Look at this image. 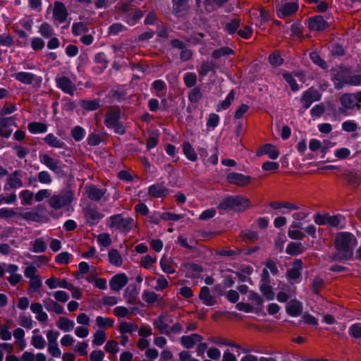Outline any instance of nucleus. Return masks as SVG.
I'll return each mask as SVG.
<instances>
[{
    "mask_svg": "<svg viewBox=\"0 0 361 361\" xmlns=\"http://www.w3.org/2000/svg\"><path fill=\"white\" fill-rule=\"evenodd\" d=\"M357 243V239L352 233L348 232L338 233L334 242L337 252L332 256V259H350L353 254V248Z\"/></svg>",
    "mask_w": 361,
    "mask_h": 361,
    "instance_id": "1",
    "label": "nucleus"
},
{
    "mask_svg": "<svg viewBox=\"0 0 361 361\" xmlns=\"http://www.w3.org/2000/svg\"><path fill=\"white\" fill-rule=\"evenodd\" d=\"M73 191L71 189H65L50 197L48 203L51 208L57 210L69 207L73 200Z\"/></svg>",
    "mask_w": 361,
    "mask_h": 361,
    "instance_id": "2",
    "label": "nucleus"
},
{
    "mask_svg": "<svg viewBox=\"0 0 361 361\" xmlns=\"http://www.w3.org/2000/svg\"><path fill=\"white\" fill-rule=\"evenodd\" d=\"M250 205V200L240 195L228 196L225 198L219 205V208L223 210L228 209L244 211Z\"/></svg>",
    "mask_w": 361,
    "mask_h": 361,
    "instance_id": "3",
    "label": "nucleus"
},
{
    "mask_svg": "<svg viewBox=\"0 0 361 361\" xmlns=\"http://www.w3.org/2000/svg\"><path fill=\"white\" fill-rule=\"evenodd\" d=\"M108 226L118 231L128 233L135 226V221L131 217H124L122 214H115L109 219Z\"/></svg>",
    "mask_w": 361,
    "mask_h": 361,
    "instance_id": "4",
    "label": "nucleus"
},
{
    "mask_svg": "<svg viewBox=\"0 0 361 361\" xmlns=\"http://www.w3.org/2000/svg\"><path fill=\"white\" fill-rule=\"evenodd\" d=\"M120 116V109L117 107H111L106 113L104 123L108 128L114 129L115 133L124 134L126 133L125 127L119 121Z\"/></svg>",
    "mask_w": 361,
    "mask_h": 361,
    "instance_id": "5",
    "label": "nucleus"
},
{
    "mask_svg": "<svg viewBox=\"0 0 361 361\" xmlns=\"http://www.w3.org/2000/svg\"><path fill=\"white\" fill-rule=\"evenodd\" d=\"M13 132V135H25L23 131L16 130V125L12 117L0 118V135H11Z\"/></svg>",
    "mask_w": 361,
    "mask_h": 361,
    "instance_id": "6",
    "label": "nucleus"
},
{
    "mask_svg": "<svg viewBox=\"0 0 361 361\" xmlns=\"http://www.w3.org/2000/svg\"><path fill=\"white\" fill-rule=\"evenodd\" d=\"M190 0H171L172 13L178 18H184L189 12Z\"/></svg>",
    "mask_w": 361,
    "mask_h": 361,
    "instance_id": "7",
    "label": "nucleus"
},
{
    "mask_svg": "<svg viewBox=\"0 0 361 361\" xmlns=\"http://www.w3.org/2000/svg\"><path fill=\"white\" fill-rule=\"evenodd\" d=\"M83 213L87 222L92 226L97 225L104 217L97 207L87 206L83 209Z\"/></svg>",
    "mask_w": 361,
    "mask_h": 361,
    "instance_id": "8",
    "label": "nucleus"
},
{
    "mask_svg": "<svg viewBox=\"0 0 361 361\" xmlns=\"http://www.w3.org/2000/svg\"><path fill=\"white\" fill-rule=\"evenodd\" d=\"M280 154L279 149L272 144H264L259 147L256 152L257 157L267 155L271 159H276Z\"/></svg>",
    "mask_w": 361,
    "mask_h": 361,
    "instance_id": "9",
    "label": "nucleus"
},
{
    "mask_svg": "<svg viewBox=\"0 0 361 361\" xmlns=\"http://www.w3.org/2000/svg\"><path fill=\"white\" fill-rule=\"evenodd\" d=\"M68 15V10L65 4L60 1H56L54 4L53 18L62 23L66 21Z\"/></svg>",
    "mask_w": 361,
    "mask_h": 361,
    "instance_id": "10",
    "label": "nucleus"
},
{
    "mask_svg": "<svg viewBox=\"0 0 361 361\" xmlns=\"http://www.w3.org/2000/svg\"><path fill=\"white\" fill-rule=\"evenodd\" d=\"M39 159L49 169L55 173H59L61 171V161L55 159L47 154H40Z\"/></svg>",
    "mask_w": 361,
    "mask_h": 361,
    "instance_id": "11",
    "label": "nucleus"
},
{
    "mask_svg": "<svg viewBox=\"0 0 361 361\" xmlns=\"http://www.w3.org/2000/svg\"><path fill=\"white\" fill-rule=\"evenodd\" d=\"M321 95L318 91L314 89H309L305 91L301 98V102L305 109L309 108L311 104L316 101L320 99Z\"/></svg>",
    "mask_w": 361,
    "mask_h": 361,
    "instance_id": "12",
    "label": "nucleus"
},
{
    "mask_svg": "<svg viewBox=\"0 0 361 361\" xmlns=\"http://www.w3.org/2000/svg\"><path fill=\"white\" fill-rule=\"evenodd\" d=\"M329 26L328 23L322 16H316L309 19L308 27L313 31H322Z\"/></svg>",
    "mask_w": 361,
    "mask_h": 361,
    "instance_id": "13",
    "label": "nucleus"
},
{
    "mask_svg": "<svg viewBox=\"0 0 361 361\" xmlns=\"http://www.w3.org/2000/svg\"><path fill=\"white\" fill-rule=\"evenodd\" d=\"M228 182L238 186H245L250 183L251 177L238 173H230L227 176Z\"/></svg>",
    "mask_w": 361,
    "mask_h": 361,
    "instance_id": "14",
    "label": "nucleus"
},
{
    "mask_svg": "<svg viewBox=\"0 0 361 361\" xmlns=\"http://www.w3.org/2000/svg\"><path fill=\"white\" fill-rule=\"evenodd\" d=\"M85 192L89 199L92 201L98 202L106 193V190L99 188L94 185H90L85 187Z\"/></svg>",
    "mask_w": 361,
    "mask_h": 361,
    "instance_id": "15",
    "label": "nucleus"
},
{
    "mask_svg": "<svg viewBox=\"0 0 361 361\" xmlns=\"http://www.w3.org/2000/svg\"><path fill=\"white\" fill-rule=\"evenodd\" d=\"M128 283V278L125 274L115 275L110 281L109 286L111 290L119 291Z\"/></svg>",
    "mask_w": 361,
    "mask_h": 361,
    "instance_id": "16",
    "label": "nucleus"
},
{
    "mask_svg": "<svg viewBox=\"0 0 361 361\" xmlns=\"http://www.w3.org/2000/svg\"><path fill=\"white\" fill-rule=\"evenodd\" d=\"M57 86L61 89L64 92L71 95L74 94L75 86L72 81L67 77L62 76L56 78Z\"/></svg>",
    "mask_w": 361,
    "mask_h": 361,
    "instance_id": "17",
    "label": "nucleus"
},
{
    "mask_svg": "<svg viewBox=\"0 0 361 361\" xmlns=\"http://www.w3.org/2000/svg\"><path fill=\"white\" fill-rule=\"evenodd\" d=\"M23 171H15L11 173L7 178V185L13 189L20 188L23 187V182L21 179Z\"/></svg>",
    "mask_w": 361,
    "mask_h": 361,
    "instance_id": "18",
    "label": "nucleus"
},
{
    "mask_svg": "<svg viewBox=\"0 0 361 361\" xmlns=\"http://www.w3.org/2000/svg\"><path fill=\"white\" fill-rule=\"evenodd\" d=\"M298 8V5L294 2L286 3L277 8L278 16L280 18H285L293 15Z\"/></svg>",
    "mask_w": 361,
    "mask_h": 361,
    "instance_id": "19",
    "label": "nucleus"
},
{
    "mask_svg": "<svg viewBox=\"0 0 361 361\" xmlns=\"http://www.w3.org/2000/svg\"><path fill=\"white\" fill-rule=\"evenodd\" d=\"M197 7H200L202 0H195ZM228 0H204V8L207 13H211L216 8L221 7L226 4Z\"/></svg>",
    "mask_w": 361,
    "mask_h": 361,
    "instance_id": "20",
    "label": "nucleus"
},
{
    "mask_svg": "<svg viewBox=\"0 0 361 361\" xmlns=\"http://www.w3.org/2000/svg\"><path fill=\"white\" fill-rule=\"evenodd\" d=\"M203 337L197 334L183 336L180 338L181 344L188 349L192 348L196 343L200 342Z\"/></svg>",
    "mask_w": 361,
    "mask_h": 361,
    "instance_id": "21",
    "label": "nucleus"
},
{
    "mask_svg": "<svg viewBox=\"0 0 361 361\" xmlns=\"http://www.w3.org/2000/svg\"><path fill=\"white\" fill-rule=\"evenodd\" d=\"M168 317L166 315H160L159 318L154 321V325L161 334H170L169 326L167 323Z\"/></svg>",
    "mask_w": 361,
    "mask_h": 361,
    "instance_id": "22",
    "label": "nucleus"
},
{
    "mask_svg": "<svg viewBox=\"0 0 361 361\" xmlns=\"http://www.w3.org/2000/svg\"><path fill=\"white\" fill-rule=\"evenodd\" d=\"M148 193L154 197H162L169 194V190L161 184H154L149 187Z\"/></svg>",
    "mask_w": 361,
    "mask_h": 361,
    "instance_id": "23",
    "label": "nucleus"
},
{
    "mask_svg": "<svg viewBox=\"0 0 361 361\" xmlns=\"http://www.w3.org/2000/svg\"><path fill=\"white\" fill-rule=\"evenodd\" d=\"M199 298L207 306H212L216 303V298L211 295L209 288L207 286H203L201 288Z\"/></svg>",
    "mask_w": 361,
    "mask_h": 361,
    "instance_id": "24",
    "label": "nucleus"
},
{
    "mask_svg": "<svg viewBox=\"0 0 361 361\" xmlns=\"http://www.w3.org/2000/svg\"><path fill=\"white\" fill-rule=\"evenodd\" d=\"M286 312L292 317H298L302 312V305L298 300H290L286 305Z\"/></svg>",
    "mask_w": 361,
    "mask_h": 361,
    "instance_id": "25",
    "label": "nucleus"
},
{
    "mask_svg": "<svg viewBox=\"0 0 361 361\" xmlns=\"http://www.w3.org/2000/svg\"><path fill=\"white\" fill-rule=\"evenodd\" d=\"M43 304L49 312H54L58 314L64 313L63 307L51 298H45L43 300Z\"/></svg>",
    "mask_w": 361,
    "mask_h": 361,
    "instance_id": "26",
    "label": "nucleus"
},
{
    "mask_svg": "<svg viewBox=\"0 0 361 361\" xmlns=\"http://www.w3.org/2000/svg\"><path fill=\"white\" fill-rule=\"evenodd\" d=\"M348 75L345 70H341L334 75L333 81L336 89H341L346 84Z\"/></svg>",
    "mask_w": 361,
    "mask_h": 361,
    "instance_id": "27",
    "label": "nucleus"
},
{
    "mask_svg": "<svg viewBox=\"0 0 361 361\" xmlns=\"http://www.w3.org/2000/svg\"><path fill=\"white\" fill-rule=\"evenodd\" d=\"M345 224V217L342 215H334L331 216L329 214L327 226H332L336 228H343Z\"/></svg>",
    "mask_w": 361,
    "mask_h": 361,
    "instance_id": "28",
    "label": "nucleus"
},
{
    "mask_svg": "<svg viewBox=\"0 0 361 361\" xmlns=\"http://www.w3.org/2000/svg\"><path fill=\"white\" fill-rule=\"evenodd\" d=\"M305 250V247L301 243L290 242L288 243L286 252L290 255H297L301 254Z\"/></svg>",
    "mask_w": 361,
    "mask_h": 361,
    "instance_id": "29",
    "label": "nucleus"
},
{
    "mask_svg": "<svg viewBox=\"0 0 361 361\" xmlns=\"http://www.w3.org/2000/svg\"><path fill=\"white\" fill-rule=\"evenodd\" d=\"M302 268V262L300 260H296L294 262L293 267L288 269L287 271V276L289 279L295 280L300 278V269Z\"/></svg>",
    "mask_w": 361,
    "mask_h": 361,
    "instance_id": "30",
    "label": "nucleus"
},
{
    "mask_svg": "<svg viewBox=\"0 0 361 361\" xmlns=\"http://www.w3.org/2000/svg\"><path fill=\"white\" fill-rule=\"evenodd\" d=\"M56 326L63 331H69L74 328L75 324L72 320L66 317H60L56 322Z\"/></svg>",
    "mask_w": 361,
    "mask_h": 361,
    "instance_id": "31",
    "label": "nucleus"
},
{
    "mask_svg": "<svg viewBox=\"0 0 361 361\" xmlns=\"http://www.w3.org/2000/svg\"><path fill=\"white\" fill-rule=\"evenodd\" d=\"M15 78L26 85H30L32 82L35 79V75L31 73L27 72H19L14 74Z\"/></svg>",
    "mask_w": 361,
    "mask_h": 361,
    "instance_id": "32",
    "label": "nucleus"
},
{
    "mask_svg": "<svg viewBox=\"0 0 361 361\" xmlns=\"http://www.w3.org/2000/svg\"><path fill=\"white\" fill-rule=\"evenodd\" d=\"M109 262L116 267H120L122 265L123 259L122 257L118 252V251L116 249H112L109 251L108 254Z\"/></svg>",
    "mask_w": 361,
    "mask_h": 361,
    "instance_id": "33",
    "label": "nucleus"
},
{
    "mask_svg": "<svg viewBox=\"0 0 361 361\" xmlns=\"http://www.w3.org/2000/svg\"><path fill=\"white\" fill-rule=\"evenodd\" d=\"M27 128L29 131L33 134L45 133L47 128L46 124L39 122L30 123Z\"/></svg>",
    "mask_w": 361,
    "mask_h": 361,
    "instance_id": "34",
    "label": "nucleus"
},
{
    "mask_svg": "<svg viewBox=\"0 0 361 361\" xmlns=\"http://www.w3.org/2000/svg\"><path fill=\"white\" fill-rule=\"evenodd\" d=\"M183 150L185 157L191 161H195L197 159V154L191 145L185 142L183 145Z\"/></svg>",
    "mask_w": 361,
    "mask_h": 361,
    "instance_id": "35",
    "label": "nucleus"
},
{
    "mask_svg": "<svg viewBox=\"0 0 361 361\" xmlns=\"http://www.w3.org/2000/svg\"><path fill=\"white\" fill-rule=\"evenodd\" d=\"M273 209H277L281 208H286L290 210L298 209L300 207L298 204L288 202H274L269 204Z\"/></svg>",
    "mask_w": 361,
    "mask_h": 361,
    "instance_id": "36",
    "label": "nucleus"
},
{
    "mask_svg": "<svg viewBox=\"0 0 361 361\" xmlns=\"http://www.w3.org/2000/svg\"><path fill=\"white\" fill-rule=\"evenodd\" d=\"M348 334L353 338L359 340L358 343L361 345V323L352 324L349 327Z\"/></svg>",
    "mask_w": 361,
    "mask_h": 361,
    "instance_id": "37",
    "label": "nucleus"
},
{
    "mask_svg": "<svg viewBox=\"0 0 361 361\" xmlns=\"http://www.w3.org/2000/svg\"><path fill=\"white\" fill-rule=\"evenodd\" d=\"M185 267L189 271H192L191 274L187 273V274H186L187 277L199 278L200 276V274L203 271V269L201 266L194 264V263L187 264H185Z\"/></svg>",
    "mask_w": 361,
    "mask_h": 361,
    "instance_id": "38",
    "label": "nucleus"
},
{
    "mask_svg": "<svg viewBox=\"0 0 361 361\" xmlns=\"http://www.w3.org/2000/svg\"><path fill=\"white\" fill-rule=\"evenodd\" d=\"M356 97L355 94H345L341 98L342 105L346 109H350L354 106Z\"/></svg>",
    "mask_w": 361,
    "mask_h": 361,
    "instance_id": "39",
    "label": "nucleus"
},
{
    "mask_svg": "<svg viewBox=\"0 0 361 361\" xmlns=\"http://www.w3.org/2000/svg\"><path fill=\"white\" fill-rule=\"evenodd\" d=\"M124 297L128 304L135 305L137 303V292L135 288L128 287L125 290Z\"/></svg>",
    "mask_w": 361,
    "mask_h": 361,
    "instance_id": "40",
    "label": "nucleus"
},
{
    "mask_svg": "<svg viewBox=\"0 0 361 361\" xmlns=\"http://www.w3.org/2000/svg\"><path fill=\"white\" fill-rule=\"evenodd\" d=\"M80 104L82 109L87 111H94L100 106L99 102L97 99L82 100Z\"/></svg>",
    "mask_w": 361,
    "mask_h": 361,
    "instance_id": "41",
    "label": "nucleus"
},
{
    "mask_svg": "<svg viewBox=\"0 0 361 361\" xmlns=\"http://www.w3.org/2000/svg\"><path fill=\"white\" fill-rule=\"evenodd\" d=\"M259 289L262 293L268 300H274L275 294L272 290V287L269 283H262Z\"/></svg>",
    "mask_w": 361,
    "mask_h": 361,
    "instance_id": "42",
    "label": "nucleus"
},
{
    "mask_svg": "<svg viewBox=\"0 0 361 361\" xmlns=\"http://www.w3.org/2000/svg\"><path fill=\"white\" fill-rule=\"evenodd\" d=\"M202 97V93L198 87H195L188 92V99L192 103L198 102Z\"/></svg>",
    "mask_w": 361,
    "mask_h": 361,
    "instance_id": "43",
    "label": "nucleus"
},
{
    "mask_svg": "<svg viewBox=\"0 0 361 361\" xmlns=\"http://www.w3.org/2000/svg\"><path fill=\"white\" fill-rule=\"evenodd\" d=\"M234 99V91L233 90H231L228 94L227 95L226 98L225 100L222 101L216 107V111H221V109H228L231 102L233 101Z\"/></svg>",
    "mask_w": 361,
    "mask_h": 361,
    "instance_id": "44",
    "label": "nucleus"
},
{
    "mask_svg": "<svg viewBox=\"0 0 361 361\" xmlns=\"http://www.w3.org/2000/svg\"><path fill=\"white\" fill-rule=\"evenodd\" d=\"M34 193L28 190L20 192V197L22 198L21 203L23 205H31Z\"/></svg>",
    "mask_w": 361,
    "mask_h": 361,
    "instance_id": "45",
    "label": "nucleus"
},
{
    "mask_svg": "<svg viewBox=\"0 0 361 361\" xmlns=\"http://www.w3.org/2000/svg\"><path fill=\"white\" fill-rule=\"evenodd\" d=\"M159 295L153 291L145 290L142 293V299L149 304H153L157 301Z\"/></svg>",
    "mask_w": 361,
    "mask_h": 361,
    "instance_id": "46",
    "label": "nucleus"
},
{
    "mask_svg": "<svg viewBox=\"0 0 361 361\" xmlns=\"http://www.w3.org/2000/svg\"><path fill=\"white\" fill-rule=\"evenodd\" d=\"M324 279L319 276H317L313 279L311 288L314 294L318 295L320 290L324 287Z\"/></svg>",
    "mask_w": 361,
    "mask_h": 361,
    "instance_id": "47",
    "label": "nucleus"
},
{
    "mask_svg": "<svg viewBox=\"0 0 361 361\" xmlns=\"http://www.w3.org/2000/svg\"><path fill=\"white\" fill-rule=\"evenodd\" d=\"M183 82L188 87H192L197 83V75L195 73H187L183 77Z\"/></svg>",
    "mask_w": 361,
    "mask_h": 361,
    "instance_id": "48",
    "label": "nucleus"
},
{
    "mask_svg": "<svg viewBox=\"0 0 361 361\" xmlns=\"http://www.w3.org/2000/svg\"><path fill=\"white\" fill-rule=\"evenodd\" d=\"M72 32L75 35H80L88 32V28L83 23H74L72 26Z\"/></svg>",
    "mask_w": 361,
    "mask_h": 361,
    "instance_id": "49",
    "label": "nucleus"
},
{
    "mask_svg": "<svg viewBox=\"0 0 361 361\" xmlns=\"http://www.w3.org/2000/svg\"><path fill=\"white\" fill-rule=\"evenodd\" d=\"M106 334L102 330H98L94 334L92 343L96 345H102L106 341Z\"/></svg>",
    "mask_w": 361,
    "mask_h": 361,
    "instance_id": "50",
    "label": "nucleus"
},
{
    "mask_svg": "<svg viewBox=\"0 0 361 361\" xmlns=\"http://www.w3.org/2000/svg\"><path fill=\"white\" fill-rule=\"evenodd\" d=\"M45 142L53 147L64 148L65 144L57 137H45Z\"/></svg>",
    "mask_w": 361,
    "mask_h": 361,
    "instance_id": "51",
    "label": "nucleus"
},
{
    "mask_svg": "<svg viewBox=\"0 0 361 361\" xmlns=\"http://www.w3.org/2000/svg\"><path fill=\"white\" fill-rule=\"evenodd\" d=\"M39 32L44 37H50L54 35V30L49 24L43 23L40 26Z\"/></svg>",
    "mask_w": 361,
    "mask_h": 361,
    "instance_id": "52",
    "label": "nucleus"
},
{
    "mask_svg": "<svg viewBox=\"0 0 361 361\" xmlns=\"http://www.w3.org/2000/svg\"><path fill=\"white\" fill-rule=\"evenodd\" d=\"M114 320L108 317H97L96 318V323L99 327H111L114 325Z\"/></svg>",
    "mask_w": 361,
    "mask_h": 361,
    "instance_id": "53",
    "label": "nucleus"
},
{
    "mask_svg": "<svg viewBox=\"0 0 361 361\" xmlns=\"http://www.w3.org/2000/svg\"><path fill=\"white\" fill-rule=\"evenodd\" d=\"M46 249L47 245L42 238H37L34 241L32 248L34 252H43Z\"/></svg>",
    "mask_w": 361,
    "mask_h": 361,
    "instance_id": "54",
    "label": "nucleus"
},
{
    "mask_svg": "<svg viewBox=\"0 0 361 361\" xmlns=\"http://www.w3.org/2000/svg\"><path fill=\"white\" fill-rule=\"evenodd\" d=\"M97 241L101 245L105 247L110 246L111 244V239L110 235L106 233H103L98 235Z\"/></svg>",
    "mask_w": 361,
    "mask_h": 361,
    "instance_id": "55",
    "label": "nucleus"
},
{
    "mask_svg": "<svg viewBox=\"0 0 361 361\" xmlns=\"http://www.w3.org/2000/svg\"><path fill=\"white\" fill-rule=\"evenodd\" d=\"M348 183L353 187H357L360 184V177L354 172H350L346 176Z\"/></svg>",
    "mask_w": 361,
    "mask_h": 361,
    "instance_id": "56",
    "label": "nucleus"
},
{
    "mask_svg": "<svg viewBox=\"0 0 361 361\" xmlns=\"http://www.w3.org/2000/svg\"><path fill=\"white\" fill-rule=\"evenodd\" d=\"M106 352L116 354L118 352L119 348L118 347V342L114 340L109 341L104 347Z\"/></svg>",
    "mask_w": 361,
    "mask_h": 361,
    "instance_id": "57",
    "label": "nucleus"
},
{
    "mask_svg": "<svg viewBox=\"0 0 361 361\" xmlns=\"http://www.w3.org/2000/svg\"><path fill=\"white\" fill-rule=\"evenodd\" d=\"M137 329V326L123 322L120 324L119 331L121 334L132 333Z\"/></svg>",
    "mask_w": 361,
    "mask_h": 361,
    "instance_id": "58",
    "label": "nucleus"
},
{
    "mask_svg": "<svg viewBox=\"0 0 361 361\" xmlns=\"http://www.w3.org/2000/svg\"><path fill=\"white\" fill-rule=\"evenodd\" d=\"M38 180L43 184H50L52 182L51 176L47 171L38 173Z\"/></svg>",
    "mask_w": 361,
    "mask_h": 361,
    "instance_id": "59",
    "label": "nucleus"
},
{
    "mask_svg": "<svg viewBox=\"0 0 361 361\" xmlns=\"http://www.w3.org/2000/svg\"><path fill=\"white\" fill-rule=\"evenodd\" d=\"M32 344L37 349L44 348L45 341L42 336H33L32 338Z\"/></svg>",
    "mask_w": 361,
    "mask_h": 361,
    "instance_id": "60",
    "label": "nucleus"
},
{
    "mask_svg": "<svg viewBox=\"0 0 361 361\" xmlns=\"http://www.w3.org/2000/svg\"><path fill=\"white\" fill-rule=\"evenodd\" d=\"M288 235L293 240H302L305 236V233L298 229H288Z\"/></svg>",
    "mask_w": 361,
    "mask_h": 361,
    "instance_id": "61",
    "label": "nucleus"
},
{
    "mask_svg": "<svg viewBox=\"0 0 361 361\" xmlns=\"http://www.w3.org/2000/svg\"><path fill=\"white\" fill-rule=\"evenodd\" d=\"M214 64L211 62H204L202 63L199 74L202 77H204L213 68Z\"/></svg>",
    "mask_w": 361,
    "mask_h": 361,
    "instance_id": "62",
    "label": "nucleus"
},
{
    "mask_svg": "<svg viewBox=\"0 0 361 361\" xmlns=\"http://www.w3.org/2000/svg\"><path fill=\"white\" fill-rule=\"evenodd\" d=\"M94 60L96 63L99 64V68L101 71L106 68L108 62L103 53L97 54L94 57Z\"/></svg>",
    "mask_w": 361,
    "mask_h": 361,
    "instance_id": "63",
    "label": "nucleus"
},
{
    "mask_svg": "<svg viewBox=\"0 0 361 361\" xmlns=\"http://www.w3.org/2000/svg\"><path fill=\"white\" fill-rule=\"evenodd\" d=\"M239 25L240 20L234 18L226 24V28L229 33H233L238 28Z\"/></svg>",
    "mask_w": 361,
    "mask_h": 361,
    "instance_id": "64",
    "label": "nucleus"
}]
</instances>
